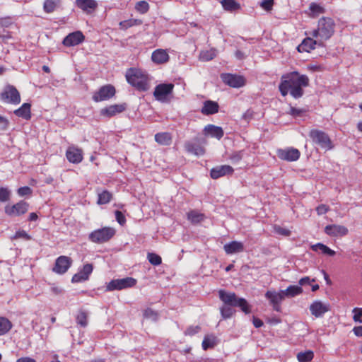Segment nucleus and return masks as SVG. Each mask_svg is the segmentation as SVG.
Returning <instances> with one entry per match:
<instances>
[{
    "label": "nucleus",
    "instance_id": "obj_1",
    "mask_svg": "<svg viewBox=\"0 0 362 362\" xmlns=\"http://www.w3.org/2000/svg\"><path fill=\"white\" fill-rule=\"evenodd\" d=\"M310 79L307 75L291 71L281 76L279 90L282 96L289 93L293 98L298 99L303 95V88L308 87Z\"/></svg>",
    "mask_w": 362,
    "mask_h": 362
},
{
    "label": "nucleus",
    "instance_id": "obj_2",
    "mask_svg": "<svg viewBox=\"0 0 362 362\" xmlns=\"http://www.w3.org/2000/svg\"><path fill=\"white\" fill-rule=\"evenodd\" d=\"M127 81L139 91L149 88V78L147 74L136 68L129 69L125 74Z\"/></svg>",
    "mask_w": 362,
    "mask_h": 362
},
{
    "label": "nucleus",
    "instance_id": "obj_3",
    "mask_svg": "<svg viewBox=\"0 0 362 362\" xmlns=\"http://www.w3.org/2000/svg\"><path fill=\"white\" fill-rule=\"evenodd\" d=\"M335 23L329 17H322L319 19L317 27L312 32V36L322 42L328 40L334 33Z\"/></svg>",
    "mask_w": 362,
    "mask_h": 362
},
{
    "label": "nucleus",
    "instance_id": "obj_4",
    "mask_svg": "<svg viewBox=\"0 0 362 362\" xmlns=\"http://www.w3.org/2000/svg\"><path fill=\"white\" fill-rule=\"evenodd\" d=\"M115 230L111 227H103L93 230L89 234V240L95 243H103L109 241L115 235Z\"/></svg>",
    "mask_w": 362,
    "mask_h": 362
},
{
    "label": "nucleus",
    "instance_id": "obj_5",
    "mask_svg": "<svg viewBox=\"0 0 362 362\" xmlns=\"http://www.w3.org/2000/svg\"><path fill=\"white\" fill-rule=\"evenodd\" d=\"M309 136L315 144L319 145L322 148L331 150L333 148L329 135L325 132L313 129L310 132Z\"/></svg>",
    "mask_w": 362,
    "mask_h": 362
},
{
    "label": "nucleus",
    "instance_id": "obj_6",
    "mask_svg": "<svg viewBox=\"0 0 362 362\" xmlns=\"http://www.w3.org/2000/svg\"><path fill=\"white\" fill-rule=\"evenodd\" d=\"M0 99L6 103L18 105L21 103V95L18 90L13 85H6L0 94Z\"/></svg>",
    "mask_w": 362,
    "mask_h": 362
},
{
    "label": "nucleus",
    "instance_id": "obj_7",
    "mask_svg": "<svg viewBox=\"0 0 362 362\" xmlns=\"http://www.w3.org/2000/svg\"><path fill=\"white\" fill-rule=\"evenodd\" d=\"M29 204L21 200L13 205L7 204L4 207L5 214L10 217L20 216L28 211Z\"/></svg>",
    "mask_w": 362,
    "mask_h": 362
},
{
    "label": "nucleus",
    "instance_id": "obj_8",
    "mask_svg": "<svg viewBox=\"0 0 362 362\" xmlns=\"http://www.w3.org/2000/svg\"><path fill=\"white\" fill-rule=\"evenodd\" d=\"M136 279L132 277L113 279L107 286L109 291L122 290L134 286L136 284Z\"/></svg>",
    "mask_w": 362,
    "mask_h": 362
},
{
    "label": "nucleus",
    "instance_id": "obj_9",
    "mask_svg": "<svg viewBox=\"0 0 362 362\" xmlns=\"http://www.w3.org/2000/svg\"><path fill=\"white\" fill-rule=\"evenodd\" d=\"M116 90L112 85L108 84L101 86L92 96L93 101L98 103L107 100L115 95Z\"/></svg>",
    "mask_w": 362,
    "mask_h": 362
},
{
    "label": "nucleus",
    "instance_id": "obj_10",
    "mask_svg": "<svg viewBox=\"0 0 362 362\" xmlns=\"http://www.w3.org/2000/svg\"><path fill=\"white\" fill-rule=\"evenodd\" d=\"M265 298L269 300L274 310L276 312L281 311V302L284 300V296L281 291L279 292L275 290H269L264 294Z\"/></svg>",
    "mask_w": 362,
    "mask_h": 362
},
{
    "label": "nucleus",
    "instance_id": "obj_11",
    "mask_svg": "<svg viewBox=\"0 0 362 362\" xmlns=\"http://www.w3.org/2000/svg\"><path fill=\"white\" fill-rule=\"evenodd\" d=\"M276 155L278 158L282 160L293 162L299 159L300 152L298 149L293 147H288L286 148L277 149Z\"/></svg>",
    "mask_w": 362,
    "mask_h": 362
},
{
    "label": "nucleus",
    "instance_id": "obj_12",
    "mask_svg": "<svg viewBox=\"0 0 362 362\" xmlns=\"http://www.w3.org/2000/svg\"><path fill=\"white\" fill-rule=\"evenodd\" d=\"M221 78L225 84L235 88L244 86L246 83L245 78L243 76L237 74H222Z\"/></svg>",
    "mask_w": 362,
    "mask_h": 362
},
{
    "label": "nucleus",
    "instance_id": "obj_13",
    "mask_svg": "<svg viewBox=\"0 0 362 362\" xmlns=\"http://www.w3.org/2000/svg\"><path fill=\"white\" fill-rule=\"evenodd\" d=\"M72 262L71 257L64 255L59 256L55 260L52 271L57 274H64L71 267Z\"/></svg>",
    "mask_w": 362,
    "mask_h": 362
},
{
    "label": "nucleus",
    "instance_id": "obj_14",
    "mask_svg": "<svg viewBox=\"0 0 362 362\" xmlns=\"http://www.w3.org/2000/svg\"><path fill=\"white\" fill-rule=\"evenodd\" d=\"M174 84L173 83H160L156 86L153 95L155 98L161 102L167 100L168 95L173 93Z\"/></svg>",
    "mask_w": 362,
    "mask_h": 362
},
{
    "label": "nucleus",
    "instance_id": "obj_15",
    "mask_svg": "<svg viewBox=\"0 0 362 362\" xmlns=\"http://www.w3.org/2000/svg\"><path fill=\"white\" fill-rule=\"evenodd\" d=\"M316 46L325 47V43L322 40H314L313 37H306L302 42L297 47V50L299 52H310Z\"/></svg>",
    "mask_w": 362,
    "mask_h": 362
},
{
    "label": "nucleus",
    "instance_id": "obj_16",
    "mask_svg": "<svg viewBox=\"0 0 362 362\" xmlns=\"http://www.w3.org/2000/svg\"><path fill=\"white\" fill-rule=\"evenodd\" d=\"M66 157L71 163H80L83 159V150L76 146H70L66 149Z\"/></svg>",
    "mask_w": 362,
    "mask_h": 362
},
{
    "label": "nucleus",
    "instance_id": "obj_17",
    "mask_svg": "<svg viewBox=\"0 0 362 362\" xmlns=\"http://www.w3.org/2000/svg\"><path fill=\"white\" fill-rule=\"evenodd\" d=\"M127 107L126 103L115 104L101 109L100 112V115L110 118L123 112Z\"/></svg>",
    "mask_w": 362,
    "mask_h": 362
},
{
    "label": "nucleus",
    "instance_id": "obj_18",
    "mask_svg": "<svg viewBox=\"0 0 362 362\" xmlns=\"http://www.w3.org/2000/svg\"><path fill=\"white\" fill-rule=\"evenodd\" d=\"M84 40L85 36L82 32L75 31L66 35L62 43L66 47H73L81 44Z\"/></svg>",
    "mask_w": 362,
    "mask_h": 362
},
{
    "label": "nucleus",
    "instance_id": "obj_19",
    "mask_svg": "<svg viewBox=\"0 0 362 362\" xmlns=\"http://www.w3.org/2000/svg\"><path fill=\"white\" fill-rule=\"evenodd\" d=\"M93 269L92 264H86L83 266V268L75 274L71 278L72 283H79L86 281L89 279Z\"/></svg>",
    "mask_w": 362,
    "mask_h": 362
},
{
    "label": "nucleus",
    "instance_id": "obj_20",
    "mask_svg": "<svg viewBox=\"0 0 362 362\" xmlns=\"http://www.w3.org/2000/svg\"><path fill=\"white\" fill-rule=\"evenodd\" d=\"M234 173V169L229 165H222L213 168L210 171L212 179H218L226 175H230Z\"/></svg>",
    "mask_w": 362,
    "mask_h": 362
},
{
    "label": "nucleus",
    "instance_id": "obj_21",
    "mask_svg": "<svg viewBox=\"0 0 362 362\" xmlns=\"http://www.w3.org/2000/svg\"><path fill=\"white\" fill-rule=\"evenodd\" d=\"M329 310L330 308L328 303H323L320 300H315L310 305V311L315 317H322Z\"/></svg>",
    "mask_w": 362,
    "mask_h": 362
},
{
    "label": "nucleus",
    "instance_id": "obj_22",
    "mask_svg": "<svg viewBox=\"0 0 362 362\" xmlns=\"http://www.w3.org/2000/svg\"><path fill=\"white\" fill-rule=\"evenodd\" d=\"M325 233L332 237L345 236L348 234L349 230L346 227L337 224L327 225L325 228Z\"/></svg>",
    "mask_w": 362,
    "mask_h": 362
},
{
    "label": "nucleus",
    "instance_id": "obj_23",
    "mask_svg": "<svg viewBox=\"0 0 362 362\" xmlns=\"http://www.w3.org/2000/svg\"><path fill=\"white\" fill-rule=\"evenodd\" d=\"M151 59L154 64L160 65L168 63L170 56L166 49L159 48L152 52Z\"/></svg>",
    "mask_w": 362,
    "mask_h": 362
},
{
    "label": "nucleus",
    "instance_id": "obj_24",
    "mask_svg": "<svg viewBox=\"0 0 362 362\" xmlns=\"http://www.w3.org/2000/svg\"><path fill=\"white\" fill-rule=\"evenodd\" d=\"M75 5L83 12L90 14L98 7L95 0H76Z\"/></svg>",
    "mask_w": 362,
    "mask_h": 362
},
{
    "label": "nucleus",
    "instance_id": "obj_25",
    "mask_svg": "<svg viewBox=\"0 0 362 362\" xmlns=\"http://www.w3.org/2000/svg\"><path fill=\"white\" fill-rule=\"evenodd\" d=\"M218 296L219 298L224 303V305L233 307L238 298L235 293L227 292L222 289L218 291Z\"/></svg>",
    "mask_w": 362,
    "mask_h": 362
},
{
    "label": "nucleus",
    "instance_id": "obj_26",
    "mask_svg": "<svg viewBox=\"0 0 362 362\" xmlns=\"http://www.w3.org/2000/svg\"><path fill=\"white\" fill-rule=\"evenodd\" d=\"M185 148L189 153L195 156H203L205 153V148L204 146L198 143L187 141L185 144Z\"/></svg>",
    "mask_w": 362,
    "mask_h": 362
},
{
    "label": "nucleus",
    "instance_id": "obj_27",
    "mask_svg": "<svg viewBox=\"0 0 362 362\" xmlns=\"http://www.w3.org/2000/svg\"><path fill=\"white\" fill-rule=\"evenodd\" d=\"M223 249L227 255L242 252L244 251V245L241 242L234 240L224 245Z\"/></svg>",
    "mask_w": 362,
    "mask_h": 362
},
{
    "label": "nucleus",
    "instance_id": "obj_28",
    "mask_svg": "<svg viewBox=\"0 0 362 362\" xmlns=\"http://www.w3.org/2000/svg\"><path fill=\"white\" fill-rule=\"evenodd\" d=\"M219 106L218 103L212 100H206L204 103L201 112L204 115H210L218 112Z\"/></svg>",
    "mask_w": 362,
    "mask_h": 362
},
{
    "label": "nucleus",
    "instance_id": "obj_29",
    "mask_svg": "<svg viewBox=\"0 0 362 362\" xmlns=\"http://www.w3.org/2000/svg\"><path fill=\"white\" fill-rule=\"evenodd\" d=\"M154 139L161 146H170L173 142V136L170 132H158L155 134Z\"/></svg>",
    "mask_w": 362,
    "mask_h": 362
},
{
    "label": "nucleus",
    "instance_id": "obj_30",
    "mask_svg": "<svg viewBox=\"0 0 362 362\" xmlns=\"http://www.w3.org/2000/svg\"><path fill=\"white\" fill-rule=\"evenodd\" d=\"M204 132L206 134H209L212 137H215L218 139H221L223 134V130L221 127L215 126L214 124H208L204 128Z\"/></svg>",
    "mask_w": 362,
    "mask_h": 362
},
{
    "label": "nucleus",
    "instance_id": "obj_31",
    "mask_svg": "<svg viewBox=\"0 0 362 362\" xmlns=\"http://www.w3.org/2000/svg\"><path fill=\"white\" fill-rule=\"evenodd\" d=\"M30 107L31 105L30 103H25L18 109L14 111V114L25 119H30L31 118Z\"/></svg>",
    "mask_w": 362,
    "mask_h": 362
},
{
    "label": "nucleus",
    "instance_id": "obj_32",
    "mask_svg": "<svg viewBox=\"0 0 362 362\" xmlns=\"http://www.w3.org/2000/svg\"><path fill=\"white\" fill-rule=\"evenodd\" d=\"M285 297L291 298L298 296L303 293V288L300 286L291 285L285 290H281Z\"/></svg>",
    "mask_w": 362,
    "mask_h": 362
},
{
    "label": "nucleus",
    "instance_id": "obj_33",
    "mask_svg": "<svg viewBox=\"0 0 362 362\" xmlns=\"http://www.w3.org/2000/svg\"><path fill=\"white\" fill-rule=\"evenodd\" d=\"M187 219L193 224L199 223L205 218V215L196 210H192L187 214Z\"/></svg>",
    "mask_w": 362,
    "mask_h": 362
},
{
    "label": "nucleus",
    "instance_id": "obj_34",
    "mask_svg": "<svg viewBox=\"0 0 362 362\" xmlns=\"http://www.w3.org/2000/svg\"><path fill=\"white\" fill-rule=\"evenodd\" d=\"M60 0H45L43 10L47 13H53L60 4Z\"/></svg>",
    "mask_w": 362,
    "mask_h": 362
},
{
    "label": "nucleus",
    "instance_id": "obj_35",
    "mask_svg": "<svg viewBox=\"0 0 362 362\" xmlns=\"http://www.w3.org/2000/svg\"><path fill=\"white\" fill-rule=\"evenodd\" d=\"M11 322L5 317H0V336L8 333L12 328Z\"/></svg>",
    "mask_w": 362,
    "mask_h": 362
},
{
    "label": "nucleus",
    "instance_id": "obj_36",
    "mask_svg": "<svg viewBox=\"0 0 362 362\" xmlns=\"http://www.w3.org/2000/svg\"><path fill=\"white\" fill-rule=\"evenodd\" d=\"M221 4L223 8L228 11H234L240 9V4L235 0H222Z\"/></svg>",
    "mask_w": 362,
    "mask_h": 362
},
{
    "label": "nucleus",
    "instance_id": "obj_37",
    "mask_svg": "<svg viewBox=\"0 0 362 362\" xmlns=\"http://www.w3.org/2000/svg\"><path fill=\"white\" fill-rule=\"evenodd\" d=\"M217 51L214 48L209 50H203L199 54V59L203 62H208L213 59L216 56Z\"/></svg>",
    "mask_w": 362,
    "mask_h": 362
},
{
    "label": "nucleus",
    "instance_id": "obj_38",
    "mask_svg": "<svg viewBox=\"0 0 362 362\" xmlns=\"http://www.w3.org/2000/svg\"><path fill=\"white\" fill-rule=\"evenodd\" d=\"M311 248L313 251H317L320 250L323 254L327 255L329 256H334L336 253L335 251L322 243H317L313 245Z\"/></svg>",
    "mask_w": 362,
    "mask_h": 362
},
{
    "label": "nucleus",
    "instance_id": "obj_39",
    "mask_svg": "<svg viewBox=\"0 0 362 362\" xmlns=\"http://www.w3.org/2000/svg\"><path fill=\"white\" fill-rule=\"evenodd\" d=\"M76 321L79 326L86 327L88 325V313L80 310L76 316Z\"/></svg>",
    "mask_w": 362,
    "mask_h": 362
},
{
    "label": "nucleus",
    "instance_id": "obj_40",
    "mask_svg": "<svg viewBox=\"0 0 362 362\" xmlns=\"http://www.w3.org/2000/svg\"><path fill=\"white\" fill-rule=\"evenodd\" d=\"M234 307H239L240 310L245 314H249L251 313L250 305L243 298H238Z\"/></svg>",
    "mask_w": 362,
    "mask_h": 362
},
{
    "label": "nucleus",
    "instance_id": "obj_41",
    "mask_svg": "<svg viewBox=\"0 0 362 362\" xmlns=\"http://www.w3.org/2000/svg\"><path fill=\"white\" fill-rule=\"evenodd\" d=\"M314 358V353L311 350H308L304 352H299L297 354V359L299 362H310Z\"/></svg>",
    "mask_w": 362,
    "mask_h": 362
},
{
    "label": "nucleus",
    "instance_id": "obj_42",
    "mask_svg": "<svg viewBox=\"0 0 362 362\" xmlns=\"http://www.w3.org/2000/svg\"><path fill=\"white\" fill-rule=\"evenodd\" d=\"M112 198V194L107 190H104L98 194V204L102 205L109 203Z\"/></svg>",
    "mask_w": 362,
    "mask_h": 362
},
{
    "label": "nucleus",
    "instance_id": "obj_43",
    "mask_svg": "<svg viewBox=\"0 0 362 362\" xmlns=\"http://www.w3.org/2000/svg\"><path fill=\"white\" fill-rule=\"evenodd\" d=\"M244 155L243 150L233 151L229 155L228 159L233 164H237L243 158Z\"/></svg>",
    "mask_w": 362,
    "mask_h": 362
},
{
    "label": "nucleus",
    "instance_id": "obj_44",
    "mask_svg": "<svg viewBox=\"0 0 362 362\" xmlns=\"http://www.w3.org/2000/svg\"><path fill=\"white\" fill-rule=\"evenodd\" d=\"M144 317L152 321H157L158 319V313L151 308H147L144 310Z\"/></svg>",
    "mask_w": 362,
    "mask_h": 362
},
{
    "label": "nucleus",
    "instance_id": "obj_45",
    "mask_svg": "<svg viewBox=\"0 0 362 362\" xmlns=\"http://www.w3.org/2000/svg\"><path fill=\"white\" fill-rule=\"evenodd\" d=\"M216 345V338L214 337H209V336L204 337L202 341V349L204 351H206L209 349H212Z\"/></svg>",
    "mask_w": 362,
    "mask_h": 362
},
{
    "label": "nucleus",
    "instance_id": "obj_46",
    "mask_svg": "<svg viewBox=\"0 0 362 362\" xmlns=\"http://www.w3.org/2000/svg\"><path fill=\"white\" fill-rule=\"evenodd\" d=\"M231 307L232 306L223 305L220 308V312L223 319L230 318L234 314L235 310Z\"/></svg>",
    "mask_w": 362,
    "mask_h": 362
},
{
    "label": "nucleus",
    "instance_id": "obj_47",
    "mask_svg": "<svg viewBox=\"0 0 362 362\" xmlns=\"http://www.w3.org/2000/svg\"><path fill=\"white\" fill-rule=\"evenodd\" d=\"M141 23V21L138 19H129L126 21H121L119 23V25L122 29H127L130 27H132L136 25H140Z\"/></svg>",
    "mask_w": 362,
    "mask_h": 362
},
{
    "label": "nucleus",
    "instance_id": "obj_48",
    "mask_svg": "<svg viewBox=\"0 0 362 362\" xmlns=\"http://www.w3.org/2000/svg\"><path fill=\"white\" fill-rule=\"evenodd\" d=\"M135 9L140 13H146L149 10V5L145 1H140L135 5Z\"/></svg>",
    "mask_w": 362,
    "mask_h": 362
},
{
    "label": "nucleus",
    "instance_id": "obj_49",
    "mask_svg": "<svg viewBox=\"0 0 362 362\" xmlns=\"http://www.w3.org/2000/svg\"><path fill=\"white\" fill-rule=\"evenodd\" d=\"M309 8L310 11L313 13V16L321 13H324L325 12V8H323L320 4H317L316 3H311L310 4Z\"/></svg>",
    "mask_w": 362,
    "mask_h": 362
},
{
    "label": "nucleus",
    "instance_id": "obj_50",
    "mask_svg": "<svg viewBox=\"0 0 362 362\" xmlns=\"http://www.w3.org/2000/svg\"><path fill=\"white\" fill-rule=\"evenodd\" d=\"M147 258L149 262L154 266L160 265L162 262L161 257L156 253H148Z\"/></svg>",
    "mask_w": 362,
    "mask_h": 362
},
{
    "label": "nucleus",
    "instance_id": "obj_51",
    "mask_svg": "<svg viewBox=\"0 0 362 362\" xmlns=\"http://www.w3.org/2000/svg\"><path fill=\"white\" fill-rule=\"evenodd\" d=\"M200 330H201V327L199 325L189 326L185 329L184 334L185 336L192 337V336L195 335L196 334H197L198 332H199Z\"/></svg>",
    "mask_w": 362,
    "mask_h": 362
},
{
    "label": "nucleus",
    "instance_id": "obj_52",
    "mask_svg": "<svg viewBox=\"0 0 362 362\" xmlns=\"http://www.w3.org/2000/svg\"><path fill=\"white\" fill-rule=\"evenodd\" d=\"M10 191L6 187H0V202H5L10 199Z\"/></svg>",
    "mask_w": 362,
    "mask_h": 362
},
{
    "label": "nucleus",
    "instance_id": "obj_53",
    "mask_svg": "<svg viewBox=\"0 0 362 362\" xmlns=\"http://www.w3.org/2000/svg\"><path fill=\"white\" fill-rule=\"evenodd\" d=\"M354 313L353 320L356 322H362V308H355L352 310Z\"/></svg>",
    "mask_w": 362,
    "mask_h": 362
},
{
    "label": "nucleus",
    "instance_id": "obj_54",
    "mask_svg": "<svg viewBox=\"0 0 362 362\" xmlns=\"http://www.w3.org/2000/svg\"><path fill=\"white\" fill-rule=\"evenodd\" d=\"M17 193L20 197H24L27 195H31L33 190L30 187L25 186L18 189Z\"/></svg>",
    "mask_w": 362,
    "mask_h": 362
},
{
    "label": "nucleus",
    "instance_id": "obj_55",
    "mask_svg": "<svg viewBox=\"0 0 362 362\" xmlns=\"http://www.w3.org/2000/svg\"><path fill=\"white\" fill-rule=\"evenodd\" d=\"M13 238H15V239L24 238L26 240H30L32 239L31 236L28 233H27L26 231H25L23 230L17 231L15 233Z\"/></svg>",
    "mask_w": 362,
    "mask_h": 362
},
{
    "label": "nucleus",
    "instance_id": "obj_56",
    "mask_svg": "<svg viewBox=\"0 0 362 362\" xmlns=\"http://www.w3.org/2000/svg\"><path fill=\"white\" fill-rule=\"evenodd\" d=\"M274 5V0H262L260 4L261 7L267 11H269L272 9Z\"/></svg>",
    "mask_w": 362,
    "mask_h": 362
},
{
    "label": "nucleus",
    "instance_id": "obj_57",
    "mask_svg": "<svg viewBox=\"0 0 362 362\" xmlns=\"http://www.w3.org/2000/svg\"><path fill=\"white\" fill-rule=\"evenodd\" d=\"M115 218L119 224L124 226L126 223V218L122 211L117 210L115 211Z\"/></svg>",
    "mask_w": 362,
    "mask_h": 362
},
{
    "label": "nucleus",
    "instance_id": "obj_58",
    "mask_svg": "<svg viewBox=\"0 0 362 362\" xmlns=\"http://www.w3.org/2000/svg\"><path fill=\"white\" fill-rule=\"evenodd\" d=\"M329 211V206H327L326 204H320L316 208V212H317V215H319V216L325 214Z\"/></svg>",
    "mask_w": 362,
    "mask_h": 362
},
{
    "label": "nucleus",
    "instance_id": "obj_59",
    "mask_svg": "<svg viewBox=\"0 0 362 362\" xmlns=\"http://www.w3.org/2000/svg\"><path fill=\"white\" fill-rule=\"evenodd\" d=\"M305 112L303 109H298L293 107H291L290 108L289 114L291 115L293 117H299L301 116L302 114Z\"/></svg>",
    "mask_w": 362,
    "mask_h": 362
},
{
    "label": "nucleus",
    "instance_id": "obj_60",
    "mask_svg": "<svg viewBox=\"0 0 362 362\" xmlns=\"http://www.w3.org/2000/svg\"><path fill=\"white\" fill-rule=\"evenodd\" d=\"M276 231L279 234H281V235H285V236H288L291 234V231L289 230H288L286 228H281V227H278L276 229Z\"/></svg>",
    "mask_w": 362,
    "mask_h": 362
},
{
    "label": "nucleus",
    "instance_id": "obj_61",
    "mask_svg": "<svg viewBox=\"0 0 362 362\" xmlns=\"http://www.w3.org/2000/svg\"><path fill=\"white\" fill-rule=\"evenodd\" d=\"M252 323L256 328H259L264 325L263 321L256 317H253Z\"/></svg>",
    "mask_w": 362,
    "mask_h": 362
},
{
    "label": "nucleus",
    "instance_id": "obj_62",
    "mask_svg": "<svg viewBox=\"0 0 362 362\" xmlns=\"http://www.w3.org/2000/svg\"><path fill=\"white\" fill-rule=\"evenodd\" d=\"M315 280L314 279H310V277L308 276H305V277H303L301 278L300 280H299V284L300 286H303V285H305V284H310L311 281H314Z\"/></svg>",
    "mask_w": 362,
    "mask_h": 362
},
{
    "label": "nucleus",
    "instance_id": "obj_63",
    "mask_svg": "<svg viewBox=\"0 0 362 362\" xmlns=\"http://www.w3.org/2000/svg\"><path fill=\"white\" fill-rule=\"evenodd\" d=\"M16 362H36V361L34 358H32L28 356H25V357H21V358L17 359V361Z\"/></svg>",
    "mask_w": 362,
    "mask_h": 362
},
{
    "label": "nucleus",
    "instance_id": "obj_64",
    "mask_svg": "<svg viewBox=\"0 0 362 362\" xmlns=\"http://www.w3.org/2000/svg\"><path fill=\"white\" fill-rule=\"evenodd\" d=\"M353 332L357 337H362V326L355 327Z\"/></svg>",
    "mask_w": 362,
    "mask_h": 362
}]
</instances>
